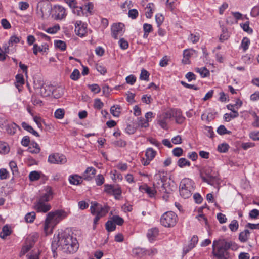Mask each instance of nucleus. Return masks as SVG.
<instances>
[{
  "label": "nucleus",
  "instance_id": "nucleus-1",
  "mask_svg": "<svg viewBox=\"0 0 259 259\" xmlns=\"http://www.w3.org/2000/svg\"><path fill=\"white\" fill-rule=\"evenodd\" d=\"M52 246L64 252L73 253L77 250L79 245L75 238L67 233H62L54 238Z\"/></svg>",
  "mask_w": 259,
  "mask_h": 259
},
{
  "label": "nucleus",
  "instance_id": "nucleus-2",
  "mask_svg": "<svg viewBox=\"0 0 259 259\" xmlns=\"http://www.w3.org/2000/svg\"><path fill=\"white\" fill-rule=\"evenodd\" d=\"M67 215L66 212L62 210H57L48 213L44 224V231L46 235L52 232L55 226Z\"/></svg>",
  "mask_w": 259,
  "mask_h": 259
},
{
  "label": "nucleus",
  "instance_id": "nucleus-3",
  "mask_svg": "<svg viewBox=\"0 0 259 259\" xmlns=\"http://www.w3.org/2000/svg\"><path fill=\"white\" fill-rule=\"evenodd\" d=\"M231 245V243L225 240L214 241L212 253L219 259H228L229 255L227 250L230 248Z\"/></svg>",
  "mask_w": 259,
  "mask_h": 259
},
{
  "label": "nucleus",
  "instance_id": "nucleus-4",
  "mask_svg": "<svg viewBox=\"0 0 259 259\" xmlns=\"http://www.w3.org/2000/svg\"><path fill=\"white\" fill-rule=\"evenodd\" d=\"M201 178L203 182L213 186H218L220 183V179L218 172L214 171L211 167H205L200 172Z\"/></svg>",
  "mask_w": 259,
  "mask_h": 259
},
{
  "label": "nucleus",
  "instance_id": "nucleus-5",
  "mask_svg": "<svg viewBox=\"0 0 259 259\" xmlns=\"http://www.w3.org/2000/svg\"><path fill=\"white\" fill-rule=\"evenodd\" d=\"M194 184L193 181L188 178L182 179L179 185L180 195L185 199L189 198L194 190Z\"/></svg>",
  "mask_w": 259,
  "mask_h": 259
},
{
  "label": "nucleus",
  "instance_id": "nucleus-6",
  "mask_svg": "<svg viewBox=\"0 0 259 259\" xmlns=\"http://www.w3.org/2000/svg\"><path fill=\"white\" fill-rule=\"evenodd\" d=\"M178 218L172 211L165 212L161 217L160 222L165 227H172L176 224Z\"/></svg>",
  "mask_w": 259,
  "mask_h": 259
},
{
  "label": "nucleus",
  "instance_id": "nucleus-7",
  "mask_svg": "<svg viewBox=\"0 0 259 259\" xmlns=\"http://www.w3.org/2000/svg\"><path fill=\"white\" fill-rule=\"evenodd\" d=\"M51 6L50 4L46 1H40L38 3L36 8V14L37 16L41 18H44L49 16Z\"/></svg>",
  "mask_w": 259,
  "mask_h": 259
},
{
  "label": "nucleus",
  "instance_id": "nucleus-8",
  "mask_svg": "<svg viewBox=\"0 0 259 259\" xmlns=\"http://www.w3.org/2000/svg\"><path fill=\"white\" fill-rule=\"evenodd\" d=\"M39 82V84L40 85V87L39 85H37L36 83V81H34V88L39 89V94L40 95L44 97H48L52 94L53 87L51 85H49L43 83L41 80H37V82Z\"/></svg>",
  "mask_w": 259,
  "mask_h": 259
},
{
  "label": "nucleus",
  "instance_id": "nucleus-9",
  "mask_svg": "<svg viewBox=\"0 0 259 259\" xmlns=\"http://www.w3.org/2000/svg\"><path fill=\"white\" fill-rule=\"evenodd\" d=\"M90 209L92 214H97L101 217L105 216L109 211L108 206L102 207L96 202H92Z\"/></svg>",
  "mask_w": 259,
  "mask_h": 259
},
{
  "label": "nucleus",
  "instance_id": "nucleus-10",
  "mask_svg": "<svg viewBox=\"0 0 259 259\" xmlns=\"http://www.w3.org/2000/svg\"><path fill=\"white\" fill-rule=\"evenodd\" d=\"M48 161L51 164H63L67 162V159L65 156L55 153L49 156Z\"/></svg>",
  "mask_w": 259,
  "mask_h": 259
},
{
  "label": "nucleus",
  "instance_id": "nucleus-11",
  "mask_svg": "<svg viewBox=\"0 0 259 259\" xmlns=\"http://www.w3.org/2000/svg\"><path fill=\"white\" fill-rule=\"evenodd\" d=\"M66 15L65 8L60 5H55L52 8V16L56 20H62Z\"/></svg>",
  "mask_w": 259,
  "mask_h": 259
},
{
  "label": "nucleus",
  "instance_id": "nucleus-12",
  "mask_svg": "<svg viewBox=\"0 0 259 259\" xmlns=\"http://www.w3.org/2000/svg\"><path fill=\"white\" fill-rule=\"evenodd\" d=\"M124 31V25L122 23H115L111 27V35L116 39L122 35Z\"/></svg>",
  "mask_w": 259,
  "mask_h": 259
},
{
  "label": "nucleus",
  "instance_id": "nucleus-13",
  "mask_svg": "<svg viewBox=\"0 0 259 259\" xmlns=\"http://www.w3.org/2000/svg\"><path fill=\"white\" fill-rule=\"evenodd\" d=\"M104 191L109 195H114L116 199L121 194V190L119 186L109 184L104 185Z\"/></svg>",
  "mask_w": 259,
  "mask_h": 259
},
{
  "label": "nucleus",
  "instance_id": "nucleus-14",
  "mask_svg": "<svg viewBox=\"0 0 259 259\" xmlns=\"http://www.w3.org/2000/svg\"><path fill=\"white\" fill-rule=\"evenodd\" d=\"M171 115L169 110L161 115L158 120L159 125L163 129L167 128V123L171 120Z\"/></svg>",
  "mask_w": 259,
  "mask_h": 259
},
{
  "label": "nucleus",
  "instance_id": "nucleus-15",
  "mask_svg": "<svg viewBox=\"0 0 259 259\" xmlns=\"http://www.w3.org/2000/svg\"><path fill=\"white\" fill-rule=\"evenodd\" d=\"M35 209L39 212L46 213L51 209V205L46 203V201H43L38 200L34 205Z\"/></svg>",
  "mask_w": 259,
  "mask_h": 259
},
{
  "label": "nucleus",
  "instance_id": "nucleus-16",
  "mask_svg": "<svg viewBox=\"0 0 259 259\" xmlns=\"http://www.w3.org/2000/svg\"><path fill=\"white\" fill-rule=\"evenodd\" d=\"M155 182L153 183V186L155 189L157 191L160 192L161 187L165 181V178L164 176H162L161 174H157L154 176Z\"/></svg>",
  "mask_w": 259,
  "mask_h": 259
},
{
  "label": "nucleus",
  "instance_id": "nucleus-17",
  "mask_svg": "<svg viewBox=\"0 0 259 259\" xmlns=\"http://www.w3.org/2000/svg\"><path fill=\"white\" fill-rule=\"evenodd\" d=\"M75 31L77 35L82 37L87 33V28L81 21H77L75 24Z\"/></svg>",
  "mask_w": 259,
  "mask_h": 259
},
{
  "label": "nucleus",
  "instance_id": "nucleus-18",
  "mask_svg": "<svg viewBox=\"0 0 259 259\" xmlns=\"http://www.w3.org/2000/svg\"><path fill=\"white\" fill-rule=\"evenodd\" d=\"M169 112L171 118H175L176 123L181 124L184 122L185 118L183 116L181 111L179 109H171L169 110Z\"/></svg>",
  "mask_w": 259,
  "mask_h": 259
},
{
  "label": "nucleus",
  "instance_id": "nucleus-19",
  "mask_svg": "<svg viewBox=\"0 0 259 259\" xmlns=\"http://www.w3.org/2000/svg\"><path fill=\"white\" fill-rule=\"evenodd\" d=\"M53 193L52 188L49 186H47L44 190V192L42 193L39 200L48 202L53 198Z\"/></svg>",
  "mask_w": 259,
  "mask_h": 259
},
{
  "label": "nucleus",
  "instance_id": "nucleus-20",
  "mask_svg": "<svg viewBox=\"0 0 259 259\" xmlns=\"http://www.w3.org/2000/svg\"><path fill=\"white\" fill-rule=\"evenodd\" d=\"M196 54V51L193 49H186L183 52V63L189 64L190 63V58Z\"/></svg>",
  "mask_w": 259,
  "mask_h": 259
},
{
  "label": "nucleus",
  "instance_id": "nucleus-21",
  "mask_svg": "<svg viewBox=\"0 0 259 259\" xmlns=\"http://www.w3.org/2000/svg\"><path fill=\"white\" fill-rule=\"evenodd\" d=\"M96 171V169L93 167H88L83 174L82 177L84 179L89 181L94 177Z\"/></svg>",
  "mask_w": 259,
  "mask_h": 259
},
{
  "label": "nucleus",
  "instance_id": "nucleus-22",
  "mask_svg": "<svg viewBox=\"0 0 259 259\" xmlns=\"http://www.w3.org/2000/svg\"><path fill=\"white\" fill-rule=\"evenodd\" d=\"M139 190L142 192H145L149 195V196L151 197H153L155 194L156 193L157 191L155 188H152L151 187H148L147 185L141 186L139 187Z\"/></svg>",
  "mask_w": 259,
  "mask_h": 259
},
{
  "label": "nucleus",
  "instance_id": "nucleus-23",
  "mask_svg": "<svg viewBox=\"0 0 259 259\" xmlns=\"http://www.w3.org/2000/svg\"><path fill=\"white\" fill-rule=\"evenodd\" d=\"M174 188L175 187L173 185L170 186L169 181L167 182L166 180H165L162 187H161L160 192L163 193L170 194L173 191Z\"/></svg>",
  "mask_w": 259,
  "mask_h": 259
},
{
  "label": "nucleus",
  "instance_id": "nucleus-24",
  "mask_svg": "<svg viewBox=\"0 0 259 259\" xmlns=\"http://www.w3.org/2000/svg\"><path fill=\"white\" fill-rule=\"evenodd\" d=\"M159 231L156 228H152L148 230L147 237L151 241L154 240L158 235Z\"/></svg>",
  "mask_w": 259,
  "mask_h": 259
},
{
  "label": "nucleus",
  "instance_id": "nucleus-25",
  "mask_svg": "<svg viewBox=\"0 0 259 259\" xmlns=\"http://www.w3.org/2000/svg\"><path fill=\"white\" fill-rule=\"evenodd\" d=\"M17 128H19V126L13 122L6 126V131L8 134L13 135L16 133Z\"/></svg>",
  "mask_w": 259,
  "mask_h": 259
},
{
  "label": "nucleus",
  "instance_id": "nucleus-26",
  "mask_svg": "<svg viewBox=\"0 0 259 259\" xmlns=\"http://www.w3.org/2000/svg\"><path fill=\"white\" fill-rule=\"evenodd\" d=\"M154 8V5L153 3H149L145 9V15L147 18H150L153 14V11Z\"/></svg>",
  "mask_w": 259,
  "mask_h": 259
},
{
  "label": "nucleus",
  "instance_id": "nucleus-27",
  "mask_svg": "<svg viewBox=\"0 0 259 259\" xmlns=\"http://www.w3.org/2000/svg\"><path fill=\"white\" fill-rule=\"evenodd\" d=\"M28 151L31 153H38L40 151V148L38 144L36 143H32L30 144L28 149Z\"/></svg>",
  "mask_w": 259,
  "mask_h": 259
},
{
  "label": "nucleus",
  "instance_id": "nucleus-28",
  "mask_svg": "<svg viewBox=\"0 0 259 259\" xmlns=\"http://www.w3.org/2000/svg\"><path fill=\"white\" fill-rule=\"evenodd\" d=\"M198 241V238L197 236H193L191 239V241H190V243L189 244V245H188V248L187 249H186L184 251L185 252V253H187V252H188L189 251V250H190L191 249H192V248H193L195 246V245L197 243Z\"/></svg>",
  "mask_w": 259,
  "mask_h": 259
},
{
  "label": "nucleus",
  "instance_id": "nucleus-29",
  "mask_svg": "<svg viewBox=\"0 0 259 259\" xmlns=\"http://www.w3.org/2000/svg\"><path fill=\"white\" fill-rule=\"evenodd\" d=\"M16 82H15V85L17 88L20 91V87L24 84V79L22 74H19L16 76Z\"/></svg>",
  "mask_w": 259,
  "mask_h": 259
},
{
  "label": "nucleus",
  "instance_id": "nucleus-30",
  "mask_svg": "<svg viewBox=\"0 0 259 259\" xmlns=\"http://www.w3.org/2000/svg\"><path fill=\"white\" fill-rule=\"evenodd\" d=\"M69 182L73 185H78L82 182V177L78 175H73L69 178Z\"/></svg>",
  "mask_w": 259,
  "mask_h": 259
},
{
  "label": "nucleus",
  "instance_id": "nucleus-31",
  "mask_svg": "<svg viewBox=\"0 0 259 259\" xmlns=\"http://www.w3.org/2000/svg\"><path fill=\"white\" fill-rule=\"evenodd\" d=\"M64 94V88L61 87H58L53 90L52 94L56 98H58L62 96Z\"/></svg>",
  "mask_w": 259,
  "mask_h": 259
},
{
  "label": "nucleus",
  "instance_id": "nucleus-32",
  "mask_svg": "<svg viewBox=\"0 0 259 259\" xmlns=\"http://www.w3.org/2000/svg\"><path fill=\"white\" fill-rule=\"evenodd\" d=\"M38 238V234L36 233H34L31 234H30L27 238H26V241L27 242H29V243L32 245V246L34 244V243L36 241Z\"/></svg>",
  "mask_w": 259,
  "mask_h": 259
},
{
  "label": "nucleus",
  "instance_id": "nucleus-33",
  "mask_svg": "<svg viewBox=\"0 0 259 259\" xmlns=\"http://www.w3.org/2000/svg\"><path fill=\"white\" fill-rule=\"evenodd\" d=\"M132 253L134 256L141 257L145 255V250L143 248H137L133 250Z\"/></svg>",
  "mask_w": 259,
  "mask_h": 259
},
{
  "label": "nucleus",
  "instance_id": "nucleus-34",
  "mask_svg": "<svg viewBox=\"0 0 259 259\" xmlns=\"http://www.w3.org/2000/svg\"><path fill=\"white\" fill-rule=\"evenodd\" d=\"M156 154V152L151 148H148L145 153L146 158L151 160L155 157Z\"/></svg>",
  "mask_w": 259,
  "mask_h": 259
},
{
  "label": "nucleus",
  "instance_id": "nucleus-35",
  "mask_svg": "<svg viewBox=\"0 0 259 259\" xmlns=\"http://www.w3.org/2000/svg\"><path fill=\"white\" fill-rule=\"evenodd\" d=\"M11 231L7 225H5L3 227L2 232L0 234V237L5 239L7 236L11 234Z\"/></svg>",
  "mask_w": 259,
  "mask_h": 259
},
{
  "label": "nucleus",
  "instance_id": "nucleus-36",
  "mask_svg": "<svg viewBox=\"0 0 259 259\" xmlns=\"http://www.w3.org/2000/svg\"><path fill=\"white\" fill-rule=\"evenodd\" d=\"M249 231L248 230H245L244 231L241 232L239 234V239L241 242H245L248 238L249 236Z\"/></svg>",
  "mask_w": 259,
  "mask_h": 259
},
{
  "label": "nucleus",
  "instance_id": "nucleus-37",
  "mask_svg": "<svg viewBox=\"0 0 259 259\" xmlns=\"http://www.w3.org/2000/svg\"><path fill=\"white\" fill-rule=\"evenodd\" d=\"M110 112L115 117H118L120 114V107L119 105L113 106L111 107Z\"/></svg>",
  "mask_w": 259,
  "mask_h": 259
},
{
  "label": "nucleus",
  "instance_id": "nucleus-38",
  "mask_svg": "<svg viewBox=\"0 0 259 259\" xmlns=\"http://www.w3.org/2000/svg\"><path fill=\"white\" fill-rule=\"evenodd\" d=\"M178 165L181 167L183 168L185 166L190 165V162L185 158H181L178 161Z\"/></svg>",
  "mask_w": 259,
  "mask_h": 259
},
{
  "label": "nucleus",
  "instance_id": "nucleus-39",
  "mask_svg": "<svg viewBox=\"0 0 259 259\" xmlns=\"http://www.w3.org/2000/svg\"><path fill=\"white\" fill-rule=\"evenodd\" d=\"M40 177V174L36 171H33L29 175V178L31 181L38 180Z\"/></svg>",
  "mask_w": 259,
  "mask_h": 259
},
{
  "label": "nucleus",
  "instance_id": "nucleus-40",
  "mask_svg": "<svg viewBox=\"0 0 259 259\" xmlns=\"http://www.w3.org/2000/svg\"><path fill=\"white\" fill-rule=\"evenodd\" d=\"M195 70L198 72L202 77H205L209 74V71L205 67L197 68Z\"/></svg>",
  "mask_w": 259,
  "mask_h": 259
},
{
  "label": "nucleus",
  "instance_id": "nucleus-41",
  "mask_svg": "<svg viewBox=\"0 0 259 259\" xmlns=\"http://www.w3.org/2000/svg\"><path fill=\"white\" fill-rule=\"evenodd\" d=\"M106 228L109 232L113 231L115 229L116 225L111 219L106 223Z\"/></svg>",
  "mask_w": 259,
  "mask_h": 259
},
{
  "label": "nucleus",
  "instance_id": "nucleus-42",
  "mask_svg": "<svg viewBox=\"0 0 259 259\" xmlns=\"http://www.w3.org/2000/svg\"><path fill=\"white\" fill-rule=\"evenodd\" d=\"M65 114V111L63 109L59 108L57 109L55 113L54 116L56 118L61 119H62Z\"/></svg>",
  "mask_w": 259,
  "mask_h": 259
},
{
  "label": "nucleus",
  "instance_id": "nucleus-43",
  "mask_svg": "<svg viewBox=\"0 0 259 259\" xmlns=\"http://www.w3.org/2000/svg\"><path fill=\"white\" fill-rule=\"evenodd\" d=\"M239 116L238 112H234V113H226L224 115V118L226 121H229L232 118L237 117Z\"/></svg>",
  "mask_w": 259,
  "mask_h": 259
},
{
  "label": "nucleus",
  "instance_id": "nucleus-44",
  "mask_svg": "<svg viewBox=\"0 0 259 259\" xmlns=\"http://www.w3.org/2000/svg\"><path fill=\"white\" fill-rule=\"evenodd\" d=\"M230 37L229 33L227 30L225 28L222 29V33L220 35V40L221 42L227 40Z\"/></svg>",
  "mask_w": 259,
  "mask_h": 259
},
{
  "label": "nucleus",
  "instance_id": "nucleus-45",
  "mask_svg": "<svg viewBox=\"0 0 259 259\" xmlns=\"http://www.w3.org/2000/svg\"><path fill=\"white\" fill-rule=\"evenodd\" d=\"M29 242H27V241L26 240L25 245L23 246L20 255H24L26 252H27L33 246L32 245L29 243Z\"/></svg>",
  "mask_w": 259,
  "mask_h": 259
},
{
  "label": "nucleus",
  "instance_id": "nucleus-46",
  "mask_svg": "<svg viewBox=\"0 0 259 259\" xmlns=\"http://www.w3.org/2000/svg\"><path fill=\"white\" fill-rule=\"evenodd\" d=\"M250 44V40L247 37H244L241 42V47L244 51L247 50L249 47Z\"/></svg>",
  "mask_w": 259,
  "mask_h": 259
},
{
  "label": "nucleus",
  "instance_id": "nucleus-47",
  "mask_svg": "<svg viewBox=\"0 0 259 259\" xmlns=\"http://www.w3.org/2000/svg\"><path fill=\"white\" fill-rule=\"evenodd\" d=\"M36 217L35 213L34 212H31L28 213L25 215V220L28 223H32L34 221Z\"/></svg>",
  "mask_w": 259,
  "mask_h": 259
},
{
  "label": "nucleus",
  "instance_id": "nucleus-48",
  "mask_svg": "<svg viewBox=\"0 0 259 259\" xmlns=\"http://www.w3.org/2000/svg\"><path fill=\"white\" fill-rule=\"evenodd\" d=\"M9 151V147L8 144L3 142H0V153H5Z\"/></svg>",
  "mask_w": 259,
  "mask_h": 259
},
{
  "label": "nucleus",
  "instance_id": "nucleus-49",
  "mask_svg": "<svg viewBox=\"0 0 259 259\" xmlns=\"http://www.w3.org/2000/svg\"><path fill=\"white\" fill-rule=\"evenodd\" d=\"M55 46L60 49L62 51H64L66 49V45L64 41L62 40H56L55 42Z\"/></svg>",
  "mask_w": 259,
  "mask_h": 259
},
{
  "label": "nucleus",
  "instance_id": "nucleus-50",
  "mask_svg": "<svg viewBox=\"0 0 259 259\" xmlns=\"http://www.w3.org/2000/svg\"><path fill=\"white\" fill-rule=\"evenodd\" d=\"M112 220L118 225H122L124 222L123 219L118 215H114L111 218Z\"/></svg>",
  "mask_w": 259,
  "mask_h": 259
},
{
  "label": "nucleus",
  "instance_id": "nucleus-51",
  "mask_svg": "<svg viewBox=\"0 0 259 259\" xmlns=\"http://www.w3.org/2000/svg\"><path fill=\"white\" fill-rule=\"evenodd\" d=\"M9 166L13 175L17 174L18 169L16 163L14 161H11L9 163Z\"/></svg>",
  "mask_w": 259,
  "mask_h": 259
},
{
  "label": "nucleus",
  "instance_id": "nucleus-52",
  "mask_svg": "<svg viewBox=\"0 0 259 259\" xmlns=\"http://www.w3.org/2000/svg\"><path fill=\"white\" fill-rule=\"evenodd\" d=\"M238 223L236 220H233L229 225V228L232 231H236L238 228Z\"/></svg>",
  "mask_w": 259,
  "mask_h": 259
},
{
  "label": "nucleus",
  "instance_id": "nucleus-53",
  "mask_svg": "<svg viewBox=\"0 0 259 259\" xmlns=\"http://www.w3.org/2000/svg\"><path fill=\"white\" fill-rule=\"evenodd\" d=\"M149 73L145 69L141 70L140 78L141 80H148L149 78Z\"/></svg>",
  "mask_w": 259,
  "mask_h": 259
},
{
  "label": "nucleus",
  "instance_id": "nucleus-54",
  "mask_svg": "<svg viewBox=\"0 0 259 259\" xmlns=\"http://www.w3.org/2000/svg\"><path fill=\"white\" fill-rule=\"evenodd\" d=\"M240 25L243 30L245 32H247L249 33H251L252 32V30L249 27V23L248 21L245 22L244 24H241Z\"/></svg>",
  "mask_w": 259,
  "mask_h": 259
},
{
  "label": "nucleus",
  "instance_id": "nucleus-55",
  "mask_svg": "<svg viewBox=\"0 0 259 259\" xmlns=\"http://www.w3.org/2000/svg\"><path fill=\"white\" fill-rule=\"evenodd\" d=\"M80 76V73L78 70L75 69L71 74L70 77L72 80H77Z\"/></svg>",
  "mask_w": 259,
  "mask_h": 259
},
{
  "label": "nucleus",
  "instance_id": "nucleus-56",
  "mask_svg": "<svg viewBox=\"0 0 259 259\" xmlns=\"http://www.w3.org/2000/svg\"><path fill=\"white\" fill-rule=\"evenodd\" d=\"M217 132L220 135L230 134L231 133V132L228 131L224 125H220L218 127Z\"/></svg>",
  "mask_w": 259,
  "mask_h": 259
},
{
  "label": "nucleus",
  "instance_id": "nucleus-57",
  "mask_svg": "<svg viewBox=\"0 0 259 259\" xmlns=\"http://www.w3.org/2000/svg\"><path fill=\"white\" fill-rule=\"evenodd\" d=\"M156 22L158 27H159L164 21V17L160 14H157L155 16Z\"/></svg>",
  "mask_w": 259,
  "mask_h": 259
},
{
  "label": "nucleus",
  "instance_id": "nucleus-58",
  "mask_svg": "<svg viewBox=\"0 0 259 259\" xmlns=\"http://www.w3.org/2000/svg\"><path fill=\"white\" fill-rule=\"evenodd\" d=\"M177 0H167L166 7L170 11H173L175 8V2Z\"/></svg>",
  "mask_w": 259,
  "mask_h": 259
},
{
  "label": "nucleus",
  "instance_id": "nucleus-59",
  "mask_svg": "<svg viewBox=\"0 0 259 259\" xmlns=\"http://www.w3.org/2000/svg\"><path fill=\"white\" fill-rule=\"evenodd\" d=\"M89 87L91 91L95 94L99 93L101 91L100 87L97 84L89 85Z\"/></svg>",
  "mask_w": 259,
  "mask_h": 259
},
{
  "label": "nucleus",
  "instance_id": "nucleus-60",
  "mask_svg": "<svg viewBox=\"0 0 259 259\" xmlns=\"http://www.w3.org/2000/svg\"><path fill=\"white\" fill-rule=\"evenodd\" d=\"M103 103L99 99H96L94 101V106L95 108L100 109L103 106Z\"/></svg>",
  "mask_w": 259,
  "mask_h": 259
},
{
  "label": "nucleus",
  "instance_id": "nucleus-61",
  "mask_svg": "<svg viewBox=\"0 0 259 259\" xmlns=\"http://www.w3.org/2000/svg\"><path fill=\"white\" fill-rule=\"evenodd\" d=\"M95 180H96V183L97 185L98 186H101L104 182V178L103 175H98L97 176Z\"/></svg>",
  "mask_w": 259,
  "mask_h": 259
},
{
  "label": "nucleus",
  "instance_id": "nucleus-62",
  "mask_svg": "<svg viewBox=\"0 0 259 259\" xmlns=\"http://www.w3.org/2000/svg\"><path fill=\"white\" fill-rule=\"evenodd\" d=\"M229 146L227 144H222L219 145L218 147V150L221 152H226L228 151Z\"/></svg>",
  "mask_w": 259,
  "mask_h": 259
},
{
  "label": "nucleus",
  "instance_id": "nucleus-63",
  "mask_svg": "<svg viewBox=\"0 0 259 259\" xmlns=\"http://www.w3.org/2000/svg\"><path fill=\"white\" fill-rule=\"evenodd\" d=\"M251 15L253 17H259V6H255L252 9Z\"/></svg>",
  "mask_w": 259,
  "mask_h": 259
},
{
  "label": "nucleus",
  "instance_id": "nucleus-64",
  "mask_svg": "<svg viewBox=\"0 0 259 259\" xmlns=\"http://www.w3.org/2000/svg\"><path fill=\"white\" fill-rule=\"evenodd\" d=\"M259 215V210L256 209L252 210L249 213V217L251 219H256Z\"/></svg>",
  "mask_w": 259,
  "mask_h": 259
}]
</instances>
